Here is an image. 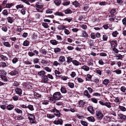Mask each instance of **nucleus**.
Returning a JSON list of instances; mask_svg holds the SVG:
<instances>
[{
  "mask_svg": "<svg viewBox=\"0 0 126 126\" xmlns=\"http://www.w3.org/2000/svg\"><path fill=\"white\" fill-rule=\"evenodd\" d=\"M44 6V4L41 1H38L35 4V7L37 11L41 13H42L43 10L42 8Z\"/></svg>",
  "mask_w": 126,
  "mask_h": 126,
  "instance_id": "nucleus-1",
  "label": "nucleus"
},
{
  "mask_svg": "<svg viewBox=\"0 0 126 126\" xmlns=\"http://www.w3.org/2000/svg\"><path fill=\"white\" fill-rule=\"evenodd\" d=\"M27 116L31 123L32 124L36 123V121L35 120V117L34 115L29 113L28 114Z\"/></svg>",
  "mask_w": 126,
  "mask_h": 126,
  "instance_id": "nucleus-2",
  "label": "nucleus"
},
{
  "mask_svg": "<svg viewBox=\"0 0 126 126\" xmlns=\"http://www.w3.org/2000/svg\"><path fill=\"white\" fill-rule=\"evenodd\" d=\"M53 97L55 100H57L60 99L62 96L60 92H56L53 94Z\"/></svg>",
  "mask_w": 126,
  "mask_h": 126,
  "instance_id": "nucleus-3",
  "label": "nucleus"
},
{
  "mask_svg": "<svg viewBox=\"0 0 126 126\" xmlns=\"http://www.w3.org/2000/svg\"><path fill=\"white\" fill-rule=\"evenodd\" d=\"M95 114L96 117L98 119H101L103 117V114L99 110H97L96 111Z\"/></svg>",
  "mask_w": 126,
  "mask_h": 126,
  "instance_id": "nucleus-4",
  "label": "nucleus"
},
{
  "mask_svg": "<svg viewBox=\"0 0 126 126\" xmlns=\"http://www.w3.org/2000/svg\"><path fill=\"white\" fill-rule=\"evenodd\" d=\"M51 111L54 113L55 116L56 115L58 117H60L61 114L59 110H57L55 108H54L52 109Z\"/></svg>",
  "mask_w": 126,
  "mask_h": 126,
  "instance_id": "nucleus-5",
  "label": "nucleus"
},
{
  "mask_svg": "<svg viewBox=\"0 0 126 126\" xmlns=\"http://www.w3.org/2000/svg\"><path fill=\"white\" fill-rule=\"evenodd\" d=\"M63 121L62 119H58L57 120H55L53 122V123L56 125L60 124L62 125L63 124Z\"/></svg>",
  "mask_w": 126,
  "mask_h": 126,
  "instance_id": "nucleus-6",
  "label": "nucleus"
},
{
  "mask_svg": "<svg viewBox=\"0 0 126 126\" xmlns=\"http://www.w3.org/2000/svg\"><path fill=\"white\" fill-rule=\"evenodd\" d=\"M16 93L18 95H21L22 94V90L20 88H16L15 90Z\"/></svg>",
  "mask_w": 126,
  "mask_h": 126,
  "instance_id": "nucleus-7",
  "label": "nucleus"
},
{
  "mask_svg": "<svg viewBox=\"0 0 126 126\" xmlns=\"http://www.w3.org/2000/svg\"><path fill=\"white\" fill-rule=\"evenodd\" d=\"M88 111L92 114H94L95 113L93 107L91 106H89L87 108Z\"/></svg>",
  "mask_w": 126,
  "mask_h": 126,
  "instance_id": "nucleus-8",
  "label": "nucleus"
},
{
  "mask_svg": "<svg viewBox=\"0 0 126 126\" xmlns=\"http://www.w3.org/2000/svg\"><path fill=\"white\" fill-rule=\"evenodd\" d=\"M65 61V57L64 56H62L59 57L58 61L60 63H62Z\"/></svg>",
  "mask_w": 126,
  "mask_h": 126,
  "instance_id": "nucleus-9",
  "label": "nucleus"
},
{
  "mask_svg": "<svg viewBox=\"0 0 126 126\" xmlns=\"http://www.w3.org/2000/svg\"><path fill=\"white\" fill-rule=\"evenodd\" d=\"M118 115L120 119L124 120H126V115L121 113H119L118 114Z\"/></svg>",
  "mask_w": 126,
  "mask_h": 126,
  "instance_id": "nucleus-10",
  "label": "nucleus"
},
{
  "mask_svg": "<svg viewBox=\"0 0 126 126\" xmlns=\"http://www.w3.org/2000/svg\"><path fill=\"white\" fill-rule=\"evenodd\" d=\"M110 44L112 48H115L117 45L116 41H111L110 42Z\"/></svg>",
  "mask_w": 126,
  "mask_h": 126,
  "instance_id": "nucleus-11",
  "label": "nucleus"
},
{
  "mask_svg": "<svg viewBox=\"0 0 126 126\" xmlns=\"http://www.w3.org/2000/svg\"><path fill=\"white\" fill-rule=\"evenodd\" d=\"M50 42L53 45H56L59 44V42L55 39L50 40Z\"/></svg>",
  "mask_w": 126,
  "mask_h": 126,
  "instance_id": "nucleus-12",
  "label": "nucleus"
},
{
  "mask_svg": "<svg viewBox=\"0 0 126 126\" xmlns=\"http://www.w3.org/2000/svg\"><path fill=\"white\" fill-rule=\"evenodd\" d=\"M72 63L75 66H78L81 65V63L78 62L76 60H74L72 61Z\"/></svg>",
  "mask_w": 126,
  "mask_h": 126,
  "instance_id": "nucleus-13",
  "label": "nucleus"
},
{
  "mask_svg": "<svg viewBox=\"0 0 126 126\" xmlns=\"http://www.w3.org/2000/svg\"><path fill=\"white\" fill-rule=\"evenodd\" d=\"M83 94L84 95L87 96L88 98H90L91 97V95L87 90H85L84 91Z\"/></svg>",
  "mask_w": 126,
  "mask_h": 126,
  "instance_id": "nucleus-14",
  "label": "nucleus"
},
{
  "mask_svg": "<svg viewBox=\"0 0 126 126\" xmlns=\"http://www.w3.org/2000/svg\"><path fill=\"white\" fill-rule=\"evenodd\" d=\"M81 68L86 71H87L89 70V67L86 65L82 66L81 67Z\"/></svg>",
  "mask_w": 126,
  "mask_h": 126,
  "instance_id": "nucleus-15",
  "label": "nucleus"
},
{
  "mask_svg": "<svg viewBox=\"0 0 126 126\" xmlns=\"http://www.w3.org/2000/svg\"><path fill=\"white\" fill-rule=\"evenodd\" d=\"M60 91L63 94H65L67 93V91L65 88L61 87V88Z\"/></svg>",
  "mask_w": 126,
  "mask_h": 126,
  "instance_id": "nucleus-16",
  "label": "nucleus"
},
{
  "mask_svg": "<svg viewBox=\"0 0 126 126\" xmlns=\"http://www.w3.org/2000/svg\"><path fill=\"white\" fill-rule=\"evenodd\" d=\"M18 72L16 70H14L12 71L9 73V74L11 76H14L16 75L18 73Z\"/></svg>",
  "mask_w": 126,
  "mask_h": 126,
  "instance_id": "nucleus-17",
  "label": "nucleus"
},
{
  "mask_svg": "<svg viewBox=\"0 0 126 126\" xmlns=\"http://www.w3.org/2000/svg\"><path fill=\"white\" fill-rule=\"evenodd\" d=\"M109 80L107 79H105L103 81V84L105 86H107L108 83H109Z\"/></svg>",
  "mask_w": 126,
  "mask_h": 126,
  "instance_id": "nucleus-18",
  "label": "nucleus"
},
{
  "mask_svg": "<svg viewBox=\"0 0 126 126\" xmlns=\"http://www.w3.org/2000/svg\"><path fill=\"white\" fill-rule=\"evenodd\" d=\"M114 101L116 104H119L120 103L121 101L120 100L119 98L117 97L115 98V99L114 100Z\"/></svg>",
  "mask_w": 126,
  "mask_h": 126,
  "instance_id": "nucleus-19",
  "label": "nucleus"
},
{
  "mask_svg": "<svg viewBox=\"0 0 126 126\" xmlns=\"http://www.w3.org/2000/svg\"><path fill=\"white\" fill-rule=\"evenodd\" d=\"M14 107V106L13 105L10 104L7 106L6 109L8 110H10L13 109Z\"/></svg>",
  "mask_w": 126,
  "mask_h": 126,
  "instance_id": "nucleus-20",
  "label": "nucleus"
},
{
  "mask_svg": "<svg viewBox=\"0 0 126 126\" xmlns=\"http://www.w3.org/2000/svg\"><path fill=\"white\" fill-rule=\"evenodd\" d=\"M65 13L66 14H69L72 13V10L68 8L64 11Z\"/></svg>",
  "mask_w": 126,
  "mask_h": 126,
  "instance_id": "nucleus-21",
  "label": "nucleus"
},
{
  "mask_svg": "<svg viewBox=\"0 0 126 126\" xmlns=\"http://www.w3.org/2000/svg\"><path fill=\"white\" fill-rule=\"evenodd\" d=\"M14 5L13 3H7L5 7L6 8L10 9Z\"/></svg>",
  "mask_w": 126,
  "mask_h": 126,
  "instance_id": "nucleus-22",
  "label": "nucleus"
},
{
  "mask_svg": "<svg viewBox=\"0 0 126 126\" xmlns=\"http://www.w3.org/2000/svg\"><path fill=\"white\" fill-rule=\"evenodd\" d=\"M30 44V42L27 40H26L24 41L23 43V45L25 46H27Z\"/></svg>",
  "mask_w": 126,
  "mask_h": 126,
  "instance_id": "nucleus-23",
  "label": "nucleus"
},
{
  "mask_svg": "<svg viewBox=\"0 0 126 126\" xmlns=\"http://www.w3.org/2000/svg\"><path fill=\"white\" fill-rule=\"evenodd\" d=\"M87 119L89 121L94 122L95 121L94 118L92 116L89 117H87Z\"/></svg>",
  "mask_w": 126,
  "mask_h": 126,
  "instance_id": "nucleus-24",
  "label": "nucleus"
},
{
  "mask_svg": "<svg viewBox=\"0 0 126 126\" xmlns=\"http://www.w3.org/2000/svg\"><path fill=\"white\" fill-rule=\"evenodd\" d=\"M111 103L110 102H105V106H106L108 108H110L111 107Z\"/></svg>",
  "mask_w": 126,
  "mask_h": 126,
  "instance_id": "nucleus-25",
  "label": "nucleus"
},
{
  "mask_svg": "<svg viewBox=\"0 0 126 126\" xmlns=\"http://www.w3.org/2000/svg\"><path fill=\"white\" fill-rule=\"evenodd\" d=\"M113 72L117 74H119L121 73V70L118 69L116 70L113 71Z\"/></svg>",
  "mask_w": 126,
  "mask_h": 126,
  "instance_id": "nucleus-26",
  "label": "nucleus"
},
{
  "mask_svg": "<svg viewBox=\"0 0 126 126\" xmlns=\"http://www.w3.org/2000/svg\"><path fill=\"white\" fill-rule=\"evenodd\" d=\"M108 1H104L99 2V4L100 5H104L108 3Z\"/></svg>",
  "mask_w": 126,
  "mask_h": 126,
  "instance_id": "nucleus-27",
  "label": "nucleus"
},
{
  "mask_svg": "<svg viewBox=\"0 0 126 126\" xmlns=\"http://www.w3.org/2000/svg\"><path fill=\"white\" fill-rule=\"evenodd\" d=\"M0 58L1 60L5 61L8 59L7 57L6 56L3 55H1L0 56Z\"/></svg>",
  "mask_w": 126,
  "mask_h": 126,
  "instance_id": "nucleus-28",
  "label": "nucleus"
},
{
  "mask_svg": "<svg viewBox=\"0 0 126 126\" xmlns=\"http://www.w3.org/2000/svg\"><path fill=\"white\" fill-rule=\"evenodd\" d=\"M119 34L118 32L117 31L113 32L112 33V36L114 37H116Z\"/></svg>",
  "mask_w": 126,
  "mask_h": 126,
  "instance_id": "nucleus-29",
  "label": "nucleus"
},
{
  "mask_svg": "<svg viewBox=\"0 0 126 126\" xmlns=\"http://www.w3.org/2000/svg\"><path fill=\"white\" fill-rule=\"evenodd\" d=\"M115 57L116 58V59L118 60L119 59H121L123 58V56L119 54H117L115 56Z\"/></svg>",
  "mask_w": 126,
  "mask_h": 126,
  "instance_id": "nucleus-30",
  "label": "nucleus"
},
{
  "mask_svg": "<svg viewBox=\"0 0 126 126\" xmlns=\"http://www.w3.org/2000/svg\"><path fill=\"white\" fill-rule=\"evenodd\" d=\"M73 5L76 7H78L79 5V4L77 1H75L73 3Z\"/></svg>",
  "mask_w": 126,
  "mask_h": 126,
  "instance_id": "nucleus-31",
  "label": "nucleus"
},
{
  "mask_svg": "<svg viewBox=\"0 0 126 126\" xmlns=\"http://www.w3.org/2000/svg\"><path fill=\"white\" fill-rule=\"evenodd\" d=\"M54 2L56 4L57 6H59L61 3V1L60 0H56Z\"/></svg>",
  "mask_w": 126,
  "mask_h": 126,
  "instance_id": "nucleus-32",
  "label": "nucleus"
},
{
  "mask_svg": "<svg viewBox=\"0 0 126 126\" xmlns=\"http://www.w3.org/2000/svg\"><path fill=\"white\" fill-rule=\"evenodd\" d=\"M27 108L31 111H33L34 110L33 106L32 105H28Z\"/></svg>",
  "mask_w": 126,
  "mask_h": 126,
  "instance_id": "nucleus-33",
  "label": "nucleus"
},
{
  "mask_svg": "<svg viewBox=\"0 0 126 126\" xmlns=\"http://www.w3.org/2000/svg\"><path fill=\"white\" fill-rule=\"evenodd\" d=\"M118 108L123 111H125L126 110V108L123 106L119 105Z\"/></svg>",
  "mask_w": 126,
  "mask_h": 126,
  "instance_id": "nucleus-34",
  "label": "nucleus"
},
{
  "mask_svg": "<svg viewBox=\"0 0 126 126\" xmlns=\"http://www.w3.org/2000/svg\"><path fill=\"white\" fill-rule=\"evenodd\" d=\"M54 73L56 77H58L59 78L60 77V76L59 75L61 74L60 72L57 70H55L54 71Z\"/></svg>",
  "mask_w": 126,
  "mask_h": 126,
  "instance_id": "nucleus-35",
  "label": "nucleus"
},
{
  "mask_svg": "<svg viewBox=\"0 0 126 126\" xmlns=\"http://www.w3.org/2000/svg\"><path fill=\"white\" fill-rule=\"evenodd\" d=\"M67 85L71 88H73L74 87V84L72 82H69L68 83Z\"/></svg>",
  "mask_w": 126,
  "mask_h": 126,
  "instance_id": "nucleus-36",
  "label": "nucleus"
},
{
  "mask_svg": "<svg viewBox=\"0 0 126 126\" xmlns=\"http://www.w3.org/2000/svg\"><path fill=\"white\" fill-rule=\"evenodd\" d=\"M47 117L48 118L51 119L55 117L54 115L52 114H47Z\"/></svg>",
  "mask_w": 126,
  "mask_h": 126,
  "instance_id": "nucleus-37",
  "label": "nucleus"
},
{
  "mask_svg": "<svg viewBox=\"0 0 126 126\" xmlns=\"http://www.w3.org/2000/svg\"><path fill=\"white\" fill-rule=\"evenodd\" d=\"M92 78V76L89 74H88L87 75L86 78V80H89Z\"/></svg>",
  "mask_w": 126,
  "mask_h": 126,
  "instance_id": "nucleus-38",
  "label": "nucleus"
},
{
  "mask_svg": "<svg viewBox=\"0 0 126 126\" xmlns=\"http://www.w3.org/2000/svg\"><path fill=\"white\" fill-rule=\"evenodd\" d=\"M45 74V72L44 71L42 70L39 72L38 73V75L39 76L43 75Z\"/></svg>",
  "mask_w": 126,
  "mask_h": 126,
  "instance_id": "nucleus-39",
  "label": "nucleus"
},
{
  "mask_svg": "<svg viewBox=\"0 0 126 126\" xmlns=\"http://www.w3.org/2000/svg\"><path fill=\"white\" fill-rule=\"evenodd\" d=\"M76 79L79 83H82L84 81V80L83 79L77 77L76 78Z\"/></svg>",
  "mask_w": 126,
  "mask_h": 126,
  "instance_id": "nucleus-40",
  "label": "nucleus"
},
{
  "mask_svg": "<svg viewBox=\"0 0 126 126\" xmlns=\"http://www.w3.org/2000/svg\"><path fill=\"white\" fill-rule=\"evenodd\" d=\"M55 15H56L61 16H63L65 15H64L62 12H56L55 13Z\"/></svg>",
  "mask_w": 126,
  "mask_h": 126,
  "instance_id": "nucleus-41",
  "label": "nucleus"
},
{
  "mask_svg": "<svg viewBox=\"0 0 126 126\" xmlns=\"http://www.w3.org/2000/svg\"><path fill=\"white\" fill-rule=\"evenodd\" d=\"M48 77L47 76H44L43 79V81L45 83H47L48 81Z\"/></svg>",
  "mask_w": 126,
  "mask_h": 126,
  "instance_id": "nucleus-42",
  "label": "nucleus"
},
{
  "mask_svg": "<svg viewBox=\"0 0 126 126\" xmlns=\"http://www.w3.org/2000/svg\"><path fill=\"white\" fill-rule=\"evenodd\" d=\"M23 5L21 4L18 5H17L16 7V8L17 9H18L19 8H23Z\"/></svg>",
  "mask_w": 126,
  "mask_h": 126,
  "instance_id": "nucleus-43",
  "label": "nucleus"
},
{
  "mask_svg": "<svg viewBox=\"0 0 126 126\" xmlns=\"http://www.w3.org/2000/svg\"><path fill=\"white\" fill-rule=\"evenodd\" d=\"M15 110L18 113H22V111L19 109L16 108L15 109Z\"/></svg>",
  "mask_w": 126,
  "mask_h": 126,
  "instance_id": "nucleus-44",
  "label": "nucleus"
},
{
  "mask_svg": "<svg viewBox=\"0 0 126 126\" xmlns=\"http://www.w3.org/2000/svg\"><path fill=\"white\" fill-rule=\"evenodd\" d=\"M64 32L67 35H69L70 33V32L69 31L66 29H64Z\"/></svg>",
  "mask_w": 126,
  "mask_h": 126,
  "instance_id": "nucleus-45",
  "label": "nucleus"
},
{
  "mask_svg": "<svg viewBox=\"0 0 126 126\" xmlns=\"http://www.w3.org/2000/svg\"><path fill=\"white\" fill-rule=\"evenodd\" d=\"M3 44L6 47H10L11 45L8 42H4L3 43Z\"/></svg>",
  "mask_w": 126,
  "mask_h": 126,
  "instance_id": "nucleus-46",
  "label": "nucleus"
},
{
  "mask_svg": "<svg viewBox=\"0 0 126 126\" xmlns=\"http://www.w3.org/2000/svg\"><path fill=\"white\" fill-rule=\"evenodd\" d=\"M120 90L123 93H124L126 91V88L125 86H122L120 88Z\"/></svg>",
  "mask_w": 126,
  "mask_h": 126,
  "instance_id": "nucleus-47",
  "label": "nucleus"
},
{
  "mask_svg": "<svg viewBox=\"0 0 126 126\" xmlns=\"http://www.w3.org/2000/svg\"><path fill=\"white\" fill-rule=\"evenodd\" d=\"M80 122L81 124L84 126H87L88 124L87 123L83 120H81Z\"/></svg>",
  "mask_w": 126,
  "mask_h": 126,
  "instance_id": "nucleus-48",
  "label": "nucleus"
},
{
  "mask_svg": "<svg viewBox=\"0 0 126 126\" xmlns=\"http://www.w3.org/2000/svg\"><path fill=\"white\" fill-rule=\"evenodd\" d=\"M72 59L70 57H67V62L68 63H70L71 62H72Z\"/></svg>",
  "mask_w": 126,
  "mask_h": 126,
  "instance_id": "nucleus-49",
  "label": "nucleus"
},
{
  "mask_svg": "<svg viewBox=\"0 0 126 126\" xmlns=\"http://www.w3.org/2000/svg\"><path fill=\"white\" fill-rule=\"evenodd\" d=\"M8 21L9 22L11 23H12L13 22V20L12 17H8L7 18Z\"/></svg>",
  "mask_w": 126,
  "mask_h": 126,
  "instance_id": "nucleus-50",
  "label": "nucleus"
},
{
  "mask_svg": "<svg viewBox=\"0 0 126 126\" xmlns=\"http://www.w3.org/2000/svg\"><path fill=\"white\" fill-rule=\"evenodd\" d=\"M1 29L3 31L5 32H6L8 30L7 27L5 26L1 28Z\"/></svg>",
  "mask_w": 126,
  "mask_h": 126,
  "instance_id": "nucleus-51",
  "label": "nucleus"
},
{
  "mask_svg": "<svg viewBox=\"0 0 126 126\" xmlns=\"http://www.w3.org/2000/svg\"><path fill=\"white\" fill-rule=\"evenodd\" d=\"M18 61V59L16 57H15L12 60V62L13 63L15 64Z\"/></svg>",
  "mask_w": 126,
  "mask_h": 126,
  "instance_id": "nucleus-52",
  "label": "nucleus"
},
{
  "mask_svg": "<svg viewBox=\"0 0 126 126\" xmlns=\"http://www.w3.org/2000/svg\"><path fill=\"white\" fill-rule=\"evenodd\" d=\"M2 13L4 15H7L8 13L7 10L6 9H5L3 10L2 12Z\"/></svg>",
  "mask_w": 126,
  "mask_h": 126,
  "instance_id": "nucleus-53",
  "label": "nucleus"
},
{
  "mask_svg": "<svg viewBox=\"0 0 126 126\" xmlns=\"http://www.w3.org/2000/svg\"><path fill=\"white\" fill-rule=\"evenodd\" d=\"M61 50L60 48L57 47L54 49V52L55 53H57L60 52Z\"/></svg>",
  "mask_w": 126,
  "mask_h": 126,
  "instance_id": "nucleus-54",
  "label": "nucleus"
},
{
  "mask_svg": "<svg viewBox=\"0 0 126 126\" xmlns=\"http://www.w3.org/2000/svg\"><path fill=\"white\" fill-rule=\"evenodd\" d=\"M42 25L46 28H47L49 27L48 24L46 23H43L42 24Z\"/></svg>",
  "mask_w": 126,
  "mask_h": 126,
  "instance_id": "nucleus-55",
  "label": "nucleus"
},
{
  "mask_svg": "<svg viewBox=\"0 0 126 126\" xmlns=\"http://www.w3.org/2000/svg\"><path fill=\"white\" fill-rule=\"evenodd\" d=\"M72 18H66L64 19L63 20H62L63 21H68L69 22H70L72 20Z\"/></svg>",
  "mask_w": 126,
  "mask_h": 126,
  "instance_id": "nucleus-56",
  "label": "nucleus"
},
{
  "mask_svg": "<svg viewBox=\"0 0 126 126\" xmlns=\"http://www.w3.org/2000/svg\"><path fill=\"white\" fill-rule=\"evenodd\" d=\"M76 74L75 72H72L71 73L70 76H71L72 78H74L75 76H76Z\"/></svg>",
  "mask_w": 126,
  "mask_h": 126,
  "instance_id": "nucleus-57",
  "label": "nucleus"
},
{
  "mask_svg": "<svg viewBox=\"0 0 126 126\" xmlns=\"http://www.w3.org/2000/svg\"><path fill=\"white\" fill-rule=\"evenodd\" d=\"M59 78H61V79L64 81H65L67 80L68 79V77L67 76H62V77H60Z\"/></svg>",
  "mask_w": 126,
  "mask_h": 126,
  "instance_id": "nucleus-58",
  "label": "nucleus"
},
{
  "mask_svg": "<svg viewBox=\"0 0 126 126\" xmlns=\"http://www.w3.org/2000/svg\"><path fill=\"white\" fill-rule=\"evenodd\" d=\"M91 38L93 39H94L95 38L96 36L94 33L93 32L91 33Z\"/></svg>",
  "mask_w": 126,
  "mask_h": 126,
  "instance_id": "nucleus-59",
  "label": "nucleus"
},
{
  "mask_svg": "<svg viewBox=\"0 0 126 126\" xmlns=\"http://www.w3.org/2000/svg\"><path fill=\"white\" fill-rule=\"evenodd\" d=\"M1 78L4 81H6L7 80V78L4 76H2L1 77Z\"/></svg>",
  "mask_w": 126,
  "mask_h": 126,
  "instance_id": "nucleus-60",
  "label": "nucleus"
},
{
  "mask_svg": "<svg viewBox=\"0 0 126 126\" xmlns=\"http://www.w3.org/2000/svg\"><path fill=\"white\" fill-rule=\"evenodd\" d=\"M1 66L3 67H5L6 66H7L8 65L5 62H1Z\"/></svg>",
  "mask_w": 126,
  "mask_h": 126,
  "instance_id": "nucleus-61",
  "label": "nucleus"
},
{
  "mask_svg": "<svg viewBox=\"0 0 126 126\" xmlns=\"http://www.w3.org/2000/svg\"><path fill=\"white\" fill-rule=\"evenodd\" d=\"M44 69L46 71L48 72H51V69L48 67H45Z\"/></svg>",
  "mask_w": 126,
  "mask_h": 126,
  "instance_id": "nucleus-62",
  "label": "nucleus"
},
{
  "mask_svg": "<svg viewBox=\"0 0 126 126\" xmlns=\"http://www.w3.org/2000/svg\"><path fill=\"white\" fill-rule=\"evenodd\" d=\"M48 100H45L42 101V103L43 105H46L48 104Z\"/></svg>",
  "mask_w": 126,
  "mask_h": 126,
  "instance_id": "nucleus-63",
  "label": "nucleus"
},
{
  "mask_svg": "<svg viewBox=\"0 0 126 126\" xmlns=\"http://www.w3.org/2000/svg\"><path fill=\"white\" fill-rule=\"evenodd\" d=\"M70 2L69 1H65L63 3V5L64 6H66L69 4Z\"/></svg>",
  "mask_w": 126,
  "mask_h": 126,
  "instance_id": "nucleus-64",
  "label": "nucleus"
}]
</instances>
